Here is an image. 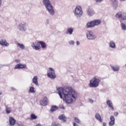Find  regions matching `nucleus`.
<instances>
[{
	"label": "nucleus",
	"mask_w": 126,
	"mask_h": 126,
	"mask_svg": "<svg viewBox=\"0 0 126 126\" xmlns=\"http://www.w3.org/2000/svg\"><path fill=\"white\" fill-rule=\"evenodd\" d=\"M106 104L108 105V107L111 109L112 111H114V106H113V103L112 101H111V100H107Z\"/></svg>",
	"instance_id": "2eb2a0df"
},
{
	"label": "nucleus",
	"mask_w": 126,
	"mask_h": 126,
	"mask_svg": "<svg viewBox=\"0 0 126 126\" xmlns=\"http://www.w3.org/2000/svg\"><path fill=\"white\" fill-rule=\"evenodd\" d=\"M43 2L47 10H48L50 14L54 15L55 14V11L54 10V8L52 4H51L50 0H43Z\"/></svg>",
	"instance_id": "f03ea898"
},
{
	"label": "nucleus",
	"mask_w": 126,
	"mask_h": 126,
	"mask_svg": "<svg viewBox=\"0 0 126 126\" xmlns=\"http://www.w3.org/2000/svg\"><path fill=\"white\" fill-rule=\"evenodd\" d=\"M89 101L90 103H93V102H94V101L91 99H89Z\"/></svg>",
	"instance_id": "c9c22d12"
},
{
	"label": "nucleus",
	"mask_w": 126,
	"mask_h": 126,
	"mask_svg": "<svg viewBox=\"0 0 126 126\" xmlns=\"http://www.w3.org/2000/svg\"><path fill=\"white\" fill-rule=\"evenodd\" d=\"M87 37L89 40H94L96 38L94 33L90 31L87 32Z\"/></svg>",
	"instance_id": "1a4fd4ad"
},
{
	"label": "nucleus",
	"mask_w": 126,
	"mask_h": 126,
	"mask_svg": "<svg viewBox=\"0 0 126 126\" xmlns=\"http://www.w3.org/2000/svg\"><path fill=\"white\" fill-rule=\"evenodd\" d=\"M125 0H120L121 1H124Z\"/></svg>",
	"instance_id": "49530a36"
},
{
	"label": "nucleus",
	"mask_w": 126,
	"mask_h": 126,
	"mask_svg": "<svg viewBox=\"0 0 126 126\" xmlns=\"http://www.w3.org/2000/svg\"><path fill=\"white\" fill-rule=\"evenodd\" d=\"M74 121L76 123H77V124H80V120H79L78 119V118H76V117H74Z\"/></svg>",
	"instance_id": "2f4dec72"
},
{
	"label": "nucleus",
	"mask_w": 126,
	"mask_h": 126,
	"mask_svg": "<svg viewBox=\"0 0 126 126\" xmlns=\"http://www.w3.org/2000/svg\"><path fill=\"white\" fill-rule=\"evenodd\" d=\"M115 17H116V18H118L119 19H120V20H121V21L122 20H126V13L125 12H120L117 13L116 14Z\"/></svg>",
	"instance_id": "423d86ee"
},
{
	"label": "nucleus",
	"mask_w": 126,
	"mask_h": 126,
	"mask_svg": "<svg viewBox=\"0 0 126 126\" xmlns=\"http://www.w3.org/2000/svg\"><path fill=\"white\" fill-rule=\"evenodd\" d=\"M83 12L82 11V9L80 6H77L76 8L75 9V15L76 16H81Z\"/></svg>",
	"instance_id": "6e6552de"
},
{
	"label": "nucleus",
	"mask_w": 126,
	"mask_h": 126,
	"mask_svg": "<svg viewBox=\"0 0 126 126\" xmlns=\"http://www.w3.org/2000/svg\"><path fill=\"white\" fill-rule=\"evenodd\" d=\"M29 92L30 93H35V88H34L33 87H30Z\"/></svg>",
	"instance_id": "bb28decb"
},
{
	"label": "nucleus",
	"mask_w": 126,
	"mask_h": 126,
	"mask_svg": "<svg viewBox=\"0 0 126 126\" xmlns=\"http://www.w3.org/2000/svg\"><path fill=\"white\" fill-rule=\"evenodd\" d=\"M120 22H121V26L122 27V30H126V24L123 23V21L122 20H120Z\"/></svg>",
	"instance_id": "b1692460"
},
{
	"label": "nucleus",
	"mask_w": 126,
	"mask_h": 126,
	"mask_svg": "<svg viewBox=\"0 0 126 126\" xmlns=\"http://www.w3.org/2000/svg\"><path fill=\"white\" fill-rule=\"evenodd\" d=\"M39 103L41 106H47L48 105V98L45 96L43 100H40Z\"/></svg>",
	"instance_id": "9d476101"
},
{
	"label": "nucleus",
	"mask_w": 126,
	"mask_h": 126,
	"mask_svg": "<svg viewBox=\"0 0 126 126\" xmlns=\"http://www.w3.org/2000/svg\"><path fill=\"white\" fill-rule=\"evenodd\" d=\"M0 109H1V108H0Z\"/></svg>",
	"instance_id": "de8ad7c7"
},
{
	"label": "nucleus",
	"mask_w": 126,
	"mask_h": 126,
	"mask_svg": "<svg viewBox=\"0 0 126 126\" xmlns=\"http://www.w3.org/2000/svg\"><path fill=\"white\" fill-rule=\"evenodd\" d=\"M17 46L21 50H24L25 49V46L23 44H20L19 43H17Z\"/></svg>",
	"instance_id": "4be33fe9"
},
{
	"label": "nucleus",
	"mask_w": 126,
	"mask_h": 126,
	"mask_svg": "<svg viewBox=\"0 0 126 126\" xmlns=\"http://www.w3.org/2000/svg\"><path fill=\"white\" fill-rule=\"evenodd\" d=\"M103 126H107V124H106V123L104 122V123H103Z\"/></svg>",
	"instance_id": "4c0bfd02"
},
{
	"label": "nucleus",
	"mask_w": 126,
	"mask_h": 126,
	"mask_svg": "<svg viewBox=\"0 0 126 126\" xmlns=\"http://www.w3.org/2000/svg\"><path fill=\"white\" fill-rule=\"evenodd\" d=\"M47 76L52 79H55V78H56V73H55V70H54L53 68H49V70L47 73Z\"/></svg>",
	"instance_id": "0eeeda50"
},
{
	"label": "nucleus",
	"mask_w": 126,
	"mask_h": 126,
	"mask_svg": "<svg viewBox=\"0 0 126 126\" xmlns=\"http://www.w3.org/2000/svg\"><path fill=\"white\" fill-rule=\"evenodd\" d=\"M95 118L96 120H97V121H99L100 123H102V117H101V116L100 115V114H99L98 113H96L95 115Z\"/></svg>",
	"instance_id": "a211bd4d"
},
{
	"label": "nucleus",
	"mask_w": 126,
	"mask_h": 126,
	"mask_svg": "<svg viewBox=\"0 0 126 126\" xmlns=\"http://www.w3.org/2000/svg\"><path fill=\"white\" fill-rule=\"evenodd\" d=\"M11 89H12V90H13V91L16 90V89H15V88H11Z\"/></svg>",
	"instance_id": "58836bf2"
},
{
	"label": "nucleus",
	"mask_w": 126,
	"mask_h": 126,
	"mask_svg": "<svg viewBox=\"0 0 126 126\" xmlns=\"http://www.w3.org/2000/svg\"><path fill=\"white\" fill-rule=\"evenodd\" d=\"M32 82L35 85H38V77L37 76H34L32 79Z\"/></svg>",
	"instance_id": "aec40b11"
},
{
	"label": "nucleus",
	"mask_w": 126,
	"mask_h": 126,
	"mask_svg": "<svg viewBox=\"0 0 126 126\" xmlns=\"http://www.w3.org/2000/svg\"><path fill=\"white\" fill-rule=\"evenodd\" d=\"M59 120H61V121H62V122H65L66 121H67V118H66V117H65V115L64 114H62L59 117Z\"/></svg>",
	"instance_id": "4468645a"
},
{
	"label": "nucleus",
	"mask_w": 126,
	"mask_h": 126,
	"mask_svg": "<svg viewBox=\"0 0 126 126\" xmlns=\"http://www.w3.org/2000/svg\"><path fill=\"white\" fill-rule=\"evenodd\" d=\"M51 126H62L61 124L57 122H53L51 124Z\"/></svg>",
	"instance_id": "cd10ccee"
},
{
	"label": "nucleus",
	"mask_w": 126,
	"mask_h": 126,
	"mask_svg": "<svg viewBox=\"0 0 126 126\" xmlns=\"http://www.w3.org/2000/svg\"><path fill=\"white\" fill-rule=\"evenodd\" d=\"M115 125V117L114 116H111L110 117V122L109 123V126H113Z\"/></svg>",
	"instance_id": "f8f14e48"
},
{
	"label": "nucleus",
	"mask_w": 126,
	"mask_h": 126,
	"mask_svg": "<svg viewBox=\"0 0 126 126\" xmlns=\"http://www.w3.org/2000/svg\"><path fill=\"white\" fill-rule=\"evenodd\" d=\"M110 46L111 48H115L116 47V44L113 41H110Z\"/></svg>",
	"instance_id": "c85d7f7f"
},
{
	"label": "nucleus",
	"mask_w": 126,
	"mask_h": 126,
	"mask_svg": "<svg viewBox=\"0 0 126 126\" xmlns=\"http://www.w3.org/2000/svg\"><path fill=\"white\" fill-rule=\"evenodd\" d=\"M96 2H101V1H103V0H95Z\"/></svg>",
	"instance_id": "f704fd0d"
},
{
	"label": "nucleus",
	"mask_w": 126,
	"mask_h": 126,
	"mask_svg": "<svg viewBox=\"0 0 126 126\" xmlns=\"http://www.w3.org/2000/svg\"><path fill=\"white\" fill-rule=\"evenodd\" d=\"M31 118L32 120H36V119H37V116L34 114H32L31 115Z\"/></svg>",
	"instance_id": "c756f323"
},
{
	"label": "nucleus",
	"mask_w": 126,
	"mask_h": 126,
	"mask_svg": "<svg viewBox=\"0 0 126 126\" xmlns=\"http://www.w3.org/2000/svg\"><path fill=\"white\" fill-rule=\"evenodd\" d=\"M1 4V0H0V5Z\"/></svg>",
	"instance_id": "a18cd8bd"
},
{
	"label": "nucleus",
	"mask_w": 126,
	"mask_h": 126,
	"mask_svg": "<svg viewBox=\"0 0 126 126\" xmlns=\"http://www.w3.org/2000/svg\"><path fill=\"white\" fill-rule=\"evenodd\" d=\"M118 115H119L118 112H115L114 113V115L115 116V117H118Z\"/></svg>",
	"instance_id": "473e14b6"
},
{
	"label": "nucleus",
	"mask_w": 126,
	"mask_h": 126,
	"mask_svg": "<svg viewBox=\"0 0 126 126\" xmlns=\"http://www.w3.org/2000/svg\"><path fill=\"white\" fill-rule=\"evenodd\" d=\"M73 126H78V125H77L76 123H73Z\"/></svg>",
	"instance_id": "e433bc0d"
},
{
	"label": "nucleus",
	"mask_w": 126,
	"mask_h": 126,
	"mask_svg": "<svg viewBox=\"0 0 126 126\" xmlns=\"http://www.w3.org/2000/svg\"><path fill=\"white\" fill-rule=\"evenodd\" d=\"M61 108L63 109V110H64V107H62Z\"/></svg>",
	"instance_id": "c03bdc74"
},
{
	"label": "nucleus",
	"mask_w": 126,
	"mask_h": 126,
	"mask_svg": "<svg viewBox=\"0 0 126 126\" xmlns=\"http://www.w3.org/2000/svg\"><path fill=\"white\" fill-rule=\"evenodd\" d=\"M70 45H74V42L73 41L71 40L69 42Z\"/></svg>",
	"instance_id": "72a5a7b5"
},
{
	"label": "nucleus",
	"mask_w": 126,
	"mask_h": 126,
	"mask_svg": "<svg viewBox=\"0 0 126 126\" xmlns=\"http://www.w3.org/2000/svg\"><path fill=\"white\" fill-rule=\"evenodd\" d=\"M9 125L10 126H13L16 123V120L13 118V117H9Z\"/></svg>",
	"instance_id": "ddd939ff"
},
{
	"label": "nucleus",
	"mask_w": 126,
	"mask_h": 126,
	"mask_svg": "<svg viewBox=\"0 0 126 126\" xmlns=\"http://www.w3.org/2000/svg\"><path fill=\"white\" fill-rule=\"evenodd\" d=\"M57 110H59V107L54 105L51 107L50 111L51 112H55Z\"/></svg>",
	"instance_id": "5701e85b"
},
{
	"label": "nucleus",
	"mask_w": 126,
	"mask_h": 126,
	"mask_svg": "<svg viewBox=\"0 0 126 126\" xmlns=\"http://www.w3.org/2000/svg\"><path fill=\"white\" fill-rule=\"evenodd\" d=\"M0 95H2V93L0 91Z\"/></svg>",
	"instance_id": "37998d69"
},
{
	"label": "nucleus",
	"mask_w": 126,
	"mask_h": 126,
	"mask_svg": "<svg viewBox=\"0 0 126 126\" xmlns=\"http://www.w3.org/2000/svg\"><path fill=\"white\" fill-rule=\"evenodd\" d=\"M36 45H35L34 43L32 45V47L33 49H34V50H40V49H41V46L42 49L47 48V45H46V43L43 41H38ZM40 45L41 46H40Z\"/></svg>",
	"instance_id": "20e7f679"
},
{
	"label": "nucleus",
	"mask_w": 126,
	"mask_h": 126,
	"mask_svg": "<svg viewBox=\"0 0 126 126\" xmlns=\"http://www.w3.org/2000/svg\"><path fill=\"white\" fill-rule=\"evenodd\" d=\"M111 1L113 2V6L117 7L118 6V1L117 0H111Z\"/></svg>",
	"instance_id": "a878e982"
},
{
	"label": "nucleus",
	"mask_w": 126,
	"mask_h": 126,
	"mask_svg": "<svg viewBox=\"0 0 126 126\" xmlns=\"http://www.w3.org/2000/svg\"><path fill=\"white\" fill-rule=\"evenodd\" d=\"M15 62H16V63H19V61H18V60H16Z\"/></svg>",
	"instance_id": "a19ab883"
},
{
	"label": "nucleus",
	"mask_w": 126,
	"mask_h": 126,
	"mask_svg": "<svg viewBox=\"0 0 126 126\" xmlns=\"http://www.w3.org/2000/svg\"><path fill=\"white\" fill-rule=\"evenodd\" d=\"M25 25H26V24H20L19 25V27L20 28V29H23V30H24V26H25Z\"/></svg>",
	"instance_id": "7c9ffc66"
},
{
	"label": "nucleus",
	"mask_w": 126,
	"mask_h": 126,
	"mask_svg": "<svg viewBox=\"0 0 126 126\" xmlns=\"http://www.w3.org/2000/svg\"><path fill=\"white\" fill-rule=\"evenodd\" d=\"M73 32V29L72 28H69L67 30L65 33L66 34H69V35H71Z\"/></svg>",
	"instance_id": "412c9836"
},
{
	"label": "nucleus",
	"mask_w": 126,
	"mask_h": 126,
	"mask_svg": "<svg viewBox=\"0 0 126 126\" xmlns=\"http://www.w3.org/2000/svg\"><path fill=\"white\" fill-rule=\"evenodd\" d=\"M100 20H94L91 22H88L87 24V28H92L93 27H95V26H97V25H100Z\"/></svg>",
	"instance_id": "39448f33"
},
{
	"label": "nucleus",
	"mask_w": 126,
	"mask_h": 126,
	"mask_svg": "<svg viewBox=\"0 0 126 126\" xmlns=\"http://www.w3.org/2000/svg\"><path fill=\"white\" fill-rule=\"evenodd\" d=\"M57 90H58V94L61 99H63V100L66 104H71L73 102V99L75 100L77 97V93L71 88H59Z\"/></svg>",
	"instance_id": "f257e3e1"
},
{
	"label": "nucleus",
	"mask_w": 126,
	"mask_h": 126,
	"mask_svg": "<svg viewBox=\"0 0 126 126\" xmlns=\"http://www.w3.org/2000/svg\"><path fill=\"white\" fill-rule=\"evenodd\" d=\"M0 45H1L2 46H6L7 47L9 44L6 42V40L1 39L0 41Z\"/></svg>",
	"instance_id": "f3484780"
},
{
	"label": "nucleus",
	"mask_w": 126,
	"mask_h": 126,
	"mask_svg": "<svg viewBox=\"0 0 126 126\" xmlns=\"http://www.w3.org/2000/svg\"><path fill=\"white\" fill-rule=\"evenodd\" d=\"M21 68H26V64H17L15 65L14 69H20Z\"/></svg>",
	"instance_id": "9b49d317"
},
{
	"label": "nucleus",
	"mask_w": 126,
	"mask_h": 126,
	"mask_svg": "<svg viewBox=\"0 0 126 126\" xmlns=\"http://www.w3.org/2000/svg\"><path fill=\"white\" fill-rule=\"evenodd\" d=\"M35 126H41V125L40 124H37Z\"/></svg>",
	"instance_id": "79ce46f5"
},
{
	"label": "nucleus",
	"mask_w": 126,
	"mask_h": 126,
	"mask_svg": "<svg viewBox=\"0 0 126 126\" xmlns=\"http://www.w3.org/2000/svg\"><path fill=\"white\" fill-rule=\"evenodd\" d=\"M76 44H77V45H79V44H80V43H79V41H77V43H76Z\"/></svg>",
	"instance_id": "ea45409f"
},
{
	"label": "nucleus",
	"mask_w": 126,
	"mask_h": 126,
	"mask_svg": "<svg viewBox=\"0 0 126 126\" xmlns=\"http://www.w3.org/2000/svg\"><path fill=\"white\" fill-rule=\"evenodd\" d=\"M87 13L89 16H92V15H93L95 12H94V10H93V9L89 8L87 11Z\"/></svg>",
	"instance_id": "dca6fc26"
},
{
	"label": "nucleus",
	"mask_w": 126,
	"mask_h": 126,
	"mask_svg": "<svg viewBox=\"0 0 126 126\" xmlns=\"http://www.w3.org/2000/svg\"><path fill=\"white\" fill-rule=\"evenodd\" d=\"M5 108H6L5 111L7 114H9V113H11V109H10V108L7 107V106H6Z\"/></svg>",
	"instance_id": "393cba45"
},
{
	"label": "nucleus",
	"mask_w": 126,
	"mask_h": 126,
	"mask_svg": "<svg viewBox=\"0 0 126 126\" xmlns=\"http://www.w3.org/2000/svg\"><path fill=\"white\" fill-rule=\"evenodd\" d=\"M111 67L112 69L114 70V71H119V70H120V67L118 65L114 66L111 65Z\"/></svg>",
	"instance_id": "6ab92c4d"
},
{
	"label": "nucleus",
	"mask_w": 126,
	"mask_h": 126,
	"mask_svg": "<svg viewBox=\"0 0 126 126\" xmlns=\"http://www.w3.org/2000/svg\"><path fill=\"white\" fill-rule=\"evenodd\" d=\"M100 82H101V80L96 77H94L90 80L89 86L90 87H98Z\"/></svg>",
	"instance_id": "7ed1b4c3"
}]
</instances>
